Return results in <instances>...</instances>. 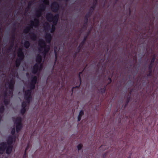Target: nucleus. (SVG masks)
Returning a JSON list of instances; mask_svg holds the SVG:
<instances>
[{
	"label": "nucleus",
	"instance_id": "obj_1",
	"mask_svg": "<svg viewBox=\"0 0 158 158\" xmlns=\"http://www.w3.org/2000/svg\"><path fill=\"white\" fill-rule=\"evenodd\" d=\"M46 19L47 21L49 22H52L53 24L52 25L50 32L51 33L54 32L55 31L56 25L58 22L59 15L57 14L53 15L51 13H48L46 15Z\"/></svg>",
	"mask_w": 158,
	"mask_h": 158
},
{
	"label": "nucleus",
	"instance_id": "obj_2",
	"mask_svg": "<svg viewBox=\"0 0 158 158\" xmlns=\"http://www.w3.org/2000/svg\"><path fill=\"white\" fill-rule=\"evenodd\" d=\"M98 0H94L93 5L90 7L88 12L85 15V17L84 23L83 26L84 27H86L88 22V19L92 15L94 10L96 7L97 4Z\"/></svg>",
	"mask_w": 158,
	"mask_h": 158
},
{
	"label": "nucleus",
	"instance_id": "obj_3",
	"mask_svg": "<svg viewBox=\"0 0 158 158\" xmlns=\"http://www.w3.org/2000/svg\"><path fill=\"white\" fill-rule=\"evenodd\" d=\"M15 28H14L13 29L12 34L11 35V38L10 40V44L9 47L6 49V52L9 53L12 50L14 44V42L15 39Z\"/></svg>",
	"mask_w": 158,
	"mask_h": 158
},
{
	"label": "nucleus",
	"instance_id": "obj_4",
	"mask_svg": "<svg viewBox=\"0 0 158 158\" xmlns=\"http://www.w3.org/2000/svg\"><path fill=\"white\" fill-rule=\"evenodd\" d=\"M46 6L43 4H41L39 6V8L36 12L35 16L37 18L40 17L42 15L43 12L45 10Z\"/></svg>",
	"mask_w": 158,
	"mask_h": 158
},
{
	"label": "nucleus",
	"instance_id": "obj_5",
	"mask_svg": "<svg viewBox=\"0 0 158 158\" xmlns=\"http://www.w3.org/2000/svg\"><path fill=\"white\" fill-rule=\"evenodd\" d=\"M37 80V77L36 76H32L31 77V81L29 83L30 89H34L35 88V85Z\"/></svg>",
	"mask_w": 158,
	"mask_h": 158
},
{
	"label": "nucleus",
	"instance_id": "obj_6",
	"mask_svg": "<svg viewBox=\"0 0 158 158\" xmlns=\"http://www.w3.org/2000/svg\"><path fill=\"white\" fill-rule=\"evenodd\" d=\"M51 8L53 12L56 13L59 9V4L57 2H54L52 4L51 6Z\"/></svg>",
	"mask_w": 158,
	"mask_h": 158
},
{
	"label": "nucleus",
	"instance_id": "obj_7",
	"mask_svg": "<svg viewBox=\"0 0 158 158\" xmlns=\"http://www.w3.org/2000/svg\"><path fill=\"white\" fill-rule=\"evenodd\" d=\"M45 44L44 41L42 39H41L39 40L38 46L39 47L38 49L40 52H42L43 51L44 46H45Z\"/></svg>",
	"mask_w": 158,
	"mask_h": 158
},
{
	"label": "nucleus",
	"instance_id": "obj_8",
	"mask_svg": "<svg viewBox=\"0 0 158 158\" xmlns=\"http://www.w3.org/2000/svg\"><path fill=\"white\" fill-rule=\"evenodd\" d=\"M154 62L153 59L151 60L148 66V73L147 75L148 77H151L152 75V68L153 66V63Z\"/></svg>",
	"mask_w": 158,
	"mask_h": 158
},
{
	"label": "nucleus",
	"instance_id": "obj_9",
	"mask_svg": "<svg viewBox=\"0 0 158 158\" xmlns=\"http://www.w3.org/2000/svg\"><path fill=\"white\" fill-rule=\"evenodd\" d=\"M90 31L89 32V33H88L87 35L85 36L84 37V39H83V40L81 42V43L80 44L79 46H78L77 49H78V50L77 52H80V51L81 49L83 47V46H84L85 41H86L88 36L89 35V34Z\"/></svg>",
	"mask_w": 158,
	"mask_h": 158
},
{
	"label": "nucleus",
	"instance_id": "obj_10",
	"mask_svg": "<svg viewBox=\"0 0 158 158\" xmlns=\"http://www.w3.org/2000/svg\"><path fill=\"white\" fill-rule=\"evenodd\" d=\"M7 147V144L5 142H2L0 143V154H2Z\"/></svg>",
	"mask_w": 158,
	"mask_h": 158
},
{
	"label": "nucleus",
	"instance_id": "obj_11",
	"mask_svg": "<svg viewBox=\"0 0 158 158\" xmlns=\"http://www.w3.org/2000/svg\"><path fill=\"white\" fill-rule=\"evenodd\" d=\"M34 26V22L33 21H31V23L29 25V26L26 27L23 31L24 33H28Z\"/></svg>",
	"mask_w": 158,
	"mask_h": 158
},
{
	"label": "nucleus",
	"instance_id": "obj_12",
	"mask_svg": "<svg viewBox=\"0 0 158 158\" xmlns=\"http://www.w3.org/2000/svg\"><path fill=\"white\" fill-rule=\"evenodd\" d=\"M15 82V81L13 78L10 79L9 81L8 87L11 91H13V90Z\"/></svg>",
	"mask_w": 158,
	"mask_h": 158
},
{
	"label": "nucleus",
	"instance_id": "obj_13",
	"mask_svg": "<svg viewBox=\"0 0 158 158\" xmlns=\"http://www.w3.org/2000/svg\"><path fill=\"white\" fill-rule=\"evenodd\" d=\"M52 36L50 33H46L45 36V39L48 43H50L52 39Z\"/></svg>",
	"mask_w": 158,
	"mask_h": 158
},
{
	"label": "nucleus",
	"instance_id": "obj_14",
	"mask_svg": "<svg viewBox=\"0 0 158 158\" xmlns=\"http://www.w3.org/2000/svg\"><path fill=\"white\" fill-rule=\"evenodd\" d=\"M17 56L18 57H24V55L22 48H19L17 51Z\"/></svg>",
	"mask_w": 158,
	"mask_h": 158
},
{
	"label": "nucleus",
	"instance_id": "obj_15",
	"mask_svg": "<svg viewBox=\"0 0 158 158\" xmlns=\"http://www.w3.org/2000/svg\"><path fill=\"white\" fill-rule=\"evenodd\" d=\"M18 58H17L15 62V66L17 68L19 67L21 64V62L23 60L24 58L18 57Z\"/></svg>",
	"mask_w": 158,
	"mask_h": 158
},
{
	"label": "nucleus",
	"instance_id": "obj_16",
	"mask_svg": "<svg viewBox=\"0 0 158 158\" xmlns=\"http://www.w3.org/2000/svg\"><path fill=\"white\" fill-rule=\"evenodd\" d=\"M39 64L37 63L35 64L34 65L32 70V73L34 74H36L38 72L39 69Z\"/></svg>",
	"mask_w": 158,
	"mask_h": 158
},
{
	"label": "nucleus",
	"instance_id": "obj_17",
	"mask_svg": "<svg viewBox=\"0 0 158 158\" xmlns=\"http://www.w3.org/2000/svg\"><path fill=\"white\" fill-rule=\"evenodd\" d=\"M131 92H130L127 95V98L126 99V102L125 103V105L124 106V108H125L127 106L129 102L130 101L131 99Z\"/></svg>",
	"mask_w": 158,
	"mask_h": 158
},
{
	"label": "nucleus",
	"instance_id": "obj_18",
	"mask_svg": "<svg viewBox=\"0 0 158 158\" xmlns=\"http://www.w3.org/2000/svg\"><path fill=\"white\" fill-rule=\"evenodd\" d=\"M16 131L19 132L23 127V124L22 123H16Z\"/></svg>",
	"mask_w": 158,
	"mask_h": 158
},
{
	"label": "nucleus",
	"instance_id": "obj_19",
	"mask_svg": "<svg viewBox=\"0 0 158 158\" xmlns=\"http://www.w3.org/2000/svg\"><path fill=\"white\" fill-rule=\"evenodd\" d=\"M42 61V56L39 54H37L36 58V61L37 63L38 64L41 63Z\"/></svg>",
	"mask_w": 158,
	"mask_h": 158
},
{
	"label": "nucleus",
	"instance_id": "obj_20",
	"mask_svg": "<svg viewBox=\"0 0 158 158\" xmlns=\"http://www.w3.org/2000/svg\"><path fill=\"white\" fill-rule=\"evenodd\" d=\"M30 38L33 41L36 40L37 39V35L34 32H31L29 34Z\"/></svg>",
	"mask_w": 158,
	"mask_h": 158
},
{
	"label": "nucleus",
	"instance_id": "obj_21",
	"mask_svg": "<svg viewBox=\"0 0 158 158\" xmlns=\"http://www.w3.org/2000/svg\"><path fill=\"white\" fill-rule=\"evenodd\" d=\"M13 141V137L12 136L10 135L9 136L7 139V142L8 145H11Z\"/></svg>",
	"mask_w": 158,
	"mask_h": 158
},
{
	"label": "nucleus",
	"instance_id": "obj_22",
	"mask_svg": "<svg viewBox=\"0 0 158 158\" xmlns=\"http://www.w3.org/2000/svg\"><path fill=\"white\" fill-rule=\"evenodd\" d=\"M12 148L13 146L12 145H8L6 149V154H10L11 152Z\"/></svg>",
	"mask_w": 158,
	"mask_h": 158
},
{
	"label": "nucleus",
	"instance_id": "obj_23",
	"mask_svg": "<svg viewBox=\"0 0 158 158\" xmlns=\"http://www.w3.org/2000/svg\"><path fill=\"white\" fill-rule=\"evenodd\" d=\"M23 45L26 49H28L31 45V44L28 40H26L24 42Z\"/></svg>",
	"mask_w": 158,
	"mask_h": 158
},
{
	"label": "nucleus",
	"instance_id": "obj_24",
	"mask_svg": "<svg viewBox=\"0 0 158 158\" xmlns=\"http://www.w3.org/2000/svg\"><path fill=\"white\" fill-rule=\"evenodd\" d=\"M84 71V70H82V71L81 72H80L79 73V74H78V78H79V85H78V86H76V87H77V88H79L80 87V85H81V75L82 74V73H83V72Z\"/></svg>",
	"mask_w": 158,
	"mask_h": 158
},
{
	"label": "nucleus",
	"instance_id": "obj_25",
	"mask_svg": "<svg viewBox=\"0 0 158 158\" xmlns=\"http://www.w3.org/2000/svg\"><path fill=\"white\" fill-rule=\"evenodd\" d=\"M31 89H27L24 91V96H31Z\"/></svg>",
	"mask_w": 158,
	"mask_h": 158
},
{
	"label": "nucleus",
	"instance_id": "obj_26",
	"mask_svg": "<svg viewBox=\"0 0 158 158\" xmlns=\"http://www.w3.org/2000/svg\"><path fill=\"white\" fill-rule=\"evenodd\" d=\"M15 122V123H22V118L20 117H18L16 118L15 119L13 120Z\"/></svg>",
	"mask_w": 158,
	"mask_h": 158
},
{
	"label": "nucleus",
	"instance_id": "obj_27",
	"mask_svg": "<svg viewBox=\"0 0 158 158\" xmlns=\"http://www.w3.org/2000/svg\"><path fill=\"white\" fill-rule=\"evenodd\" d=\"M84 114V112L82 110H81L79 113L78 117V121H80L81 120L82 116Z\"/></svg>",
	"mask_w": 158,
	"mask_h": 158
},
{
	"label": "nucleus",
	"instance_id": "obj_28",
	"mask_svg": "<svg viewBox=\"0 0 158 158\" xmlns=\"http://www.w3.org/2000/svg\"><path fill=\"white\" fill-rule=\"evenodd\" d=\"M107 85H104L103 88H100L99 89H98V91L103 94L105 92L106 90V88Z\"/></svg>",
	"mask_w": 158,
	"mask_h": 158
},
{
	"label": "nucleus",
	"instance_id": "obj_29",
	"mask_svg": "<svg viewBox=\"0 0 158 158\" xmlns=\"http://www.w3.org/2000/svg\"><path fill=\"white\" fill-rule=\"evenodd\" d=\"M34 26L35 27L38 26L39 24V21L38 18H35L34 19Z\"/></svg>",
	"mask_w": 158,
	"mask_h": 158
},
{
	"label": "nucleus",
	"instance_id": "obj_30",
	"mask_svg": "<svg viewBox=\"0 0 158 158\" xmlns=\"http://www.w3.org/2000/svg\"><path fill=\"white\" fill-rule=\"evenodd\" d=\"M24 98L27 101V103H29L30 102L32 98V97L31 95L27 96H24Z\"/></svg>",
	"mask_w": 158,
	"mask_h": 158
},
{
	"label": "nucleus",
	"instance_id": "obj_31",
	"mask_svg": "<svg viewBox=\"0 0 158 158\" xmlns=\"http://www.w3.org/2000/svg\"><path fill=\"white\" fill-rule=\"evenodd\" d=\"M5 110V107L3 105H2L0 107V114L1 115V114H2Z\"/></svg>",
	"mask_w": 158,
	"mask_h": 158
},
{
	"label": "nucleus",
	"instance_id": "obj_32",
	"mask_svg": "<svg viewBox=\"0 0 158 158\" xmlns=\"http://www.w3.org/2000/svg\"><path fill=\"white\" fill-rule=\"evenodd\" d=\"M49 49V48L48 47H47V46L45 44V46L44 47V51L45 54L47 53L48 52Z\"/></svg>",
	"mask_w": 158,
	"mask_h": 158
},
{
	"label": "nucleus",
	"instance_id": "obj_33",
	"mask_svg": "<svg viewBox=\"0 0 158 158\" xmlns=\"http://www.w3.org/2000/svg\"><path fill=\"white\" fill-rule=\"evenodd\" d=\"M43 2L44 4H43L45 5V6L46 5H48L49 3V0H44Z\"/></svg>",
	"mask_w": 158,
	"mask_h": 158
},
{
	"label": "nucleus",
	"instance_id": "obj_34",
	"mask_svg": "<svg viewBox=\"0 0 158 158\" xmlns=\"http://www.w3.org/2000/svg\"><path fill=\"white\" fill-rule=\"evenodd\" d=\"M27 105V102L25 101H23L22 102V108H26Z\"/></svg>",
	"mask_w": 158,
	"mask_h": 158
},
{
	"label": "nucleus",
	"instance_id": "obj_35",
	"mask_svg": "<svg viewBox=\"0 0 158 158\" xmlns=\"http://www.w3.org/2000/svg\"><path fill=\"white\" fill-rule=\"evenodd\" d=\"M26 111V108H22L20 110V113L22 115H23Z\"/></svg>",
	"mask_w": 158,
	"mask_h": 158
},
{
	"label": "nucleus",
	"instance_id": "obj_36",
	"mask_svg": "<svg viewBox=\"0 0 158 158\" xmlns=\"http://www.w3.org/2000/svg\"><path fill=\"white\" fill-rule=\"evenodd\" d=\"M32 1H30L28 3V6L27 8V10L30 9V7H31V6L32 5Z\"/></svg>",
	"mask_w": 158,
	"mask_h": 158
},
{
	"label": "nucleus",
	"instance_id": "obj_37",
	"mask_svg": "<svg viewBox=\"0 0 158 158\" xmlns=\"http://www.w3.org/2000/svg\"><path fill=\"white\" fill-rule=\"evenodd\" d=\"M83 147L82 144L80 143L77 145V147L78 150H80Z\"/></svg>",
	"mask_w": 158,
	"mask_h": 158
},
{
	"label": "nucleus",
	"instance_id": "obj_38",
	"mask_svg": "<svg viewBox=\"0 0 158 158\" xmlns=\"http://www.w3.org/2000/svg\"><path fill=\"white\" fill-rule=\"evenodd\" d=\"M57 48L56 47L54 48V52H55V61H56L57 59V52L56 50V49Z\"/></svg>",
	"mask_w": 158,
	"mask_h": 158
},
{
	"label": "nucleus",
	"instance_id": "obj_39",
	"mask_svg": "<svg viewBox=\"0 0 158 158\" xmlns=\"http://www.w3.org/2000/svg\"><path fill=\"white\" fill-rule=\"evenodd\" d=\"M3 102L6 106L8 105L9 103V101L7 99H5Z\"/></svg>",
	"mask_w": 158,
	"mask_h": 158
},
{
	"label": "nucleus",
	"instance_id": "obj_40",
	"mask_svg": "<svg viewBox=\"0 0 158 158\" xmlns=\"http://www.w3.org/2000/svg\"><path fill=\"white\" fill-rule=\"evenodd\" d=\"M108 80L109 81V82H108V83H107L106 85H108L110 84V83H111V82L112 81V80H111V77H110V76H109L108 77Z\"/></svg>",
	"mask_w": 158,
	"mask_h": 158
},
{
	"label": "nucleus",
	"instance_id": "obj_41",
	"mask_svg": "<svg viewBox=\"0 0 158 158\" xmlns=\"http://www.w3.org/2000/svg\"><path fill=\"white\" fill-rule=\"evenodd\" d=\"M15 128H13L11 130V134L12 135H15Z\"/></svg>",
	"mask_w": 158,
	"mask_h": 158
},
{
	"label": "nucleus",
	"instance_id": "obj_42",
	"mask_svg": "<svg viewBox=\"0 0 158 158\" xmlns=\"http://www.w3.org/2000/svg\"><path fill=\"white\" fill-rule=\"evenodd\" d=\"M156 54H154L152 55V58L151 60H152V59H153V62H154L156 59Z\"/></svg>",
	"mask_w": 158,
	"mask_h": 158
},
{
	"label": "nucleus",
	"instance_id": "obj_43",
	"mask_svg": "<svg viewBox=\"0 0 158 158\" xmlns=\"http://www.w3.org/2000/svg\"><path fill=\"white\" fill-rule=\"evenodd\" d=\"M27 156V152H24L23 158H26Z\"/></svg>",
	"mask_w": 158,
	"mask_h": 158
},
{
	"label": "nucleus",
	"instance_id": "obj_44",
	"mask_svg": "<svg viewBox=\"0 0 158 158\" xmlns=\"http://www.w3.org/2000/svg\"><path fill=\"white\" fill-rule=\"evenodd\" d=\"M46 24V26L45 27V29H49L50 26L48 23H45Z\"/></svg>",
	"mask_w": 158,
	"mask_h": 158
},
{
	"label": "nucleus",
	"instance_id": "obj_45",
	"mask_svg": "<svg viewBox=\"0 0 158 158\" xmlns=\"http://www.w3.org/2000/svg\"><path fill=\"white\" fill-rule=\"evenodd\" d=\"M29 144H28L25 148L24 152H27V151L28 150V148H29Z\"/></svg>",
	"mask_w": 158,
	"mask_h": 158
},
{
	"label": "nucleus",
	"instance_id": "obj_46",
	"mask_svg": "<svg viewBox=\"0 0 158 158\" xmlns=\"http://www.w3.org/2000/svg\"><path fill=\"white\" fill-rule=\"evenodd\" d=\"M4 96L5 97H6L7 96V93L6 91L4 92L3 94Z\"/></svg>",
	"mask_w": 158,
	"mask_h": 158
},
{
	"label": "nucleus",
	"instance_id": "obj_47",
	"mask_svg": "<svg viewBox=\"0 0 158 158\" xmlns=\"http://www.w3.org/2000/svg\"><path fill=\"white\" fill-rule=\"evenodd\" d=\"M106 2H107V0H105V3H104V4L103 5V7L105 6V5L106 3Z\"/></svg>",
	"mask_w": 158,
	"mask_h": 158
},
{
	"label": "nucleus",
	"instance_id": "obj_48",
	"mask_svg": "<svg viewBox=\"0 0 158 158\" xmlns=\"http://www.w3.org/2000/svg\"><path fill=\"white\" fill-rule=\"evenodd\" d=\"M76 53L73 56L74 57H76Z\"/></svg>",
	"mask_w": 158,
	"mask_h": 158
},
{
	"label": "nucleus",
	"instance_id": "obj_49",
	"mask_svg": "<svg viewBox=\"0 0 158 158\" xmlns=\"http://www.w3.org/2000/svg\"><path fill=\"white\" fill-rule=\"evenodd\" d=\"M103 146L102 145L101 146V147H100V148H102L103 147Z\"/></svg>",
	"mask_w": 158,
	"mask_h": 158
},
{
	"label": "nucleus",
	"instance_id": "obj_50",
	"mask_svg": "<svg viewBox=\"0 0 158 158\" xmlns=\"http://www.w3.org/2000/svg\"><path fill=\"white\" fill-rule=\"evenodd\" d=\"M129 12H130V13H131V10H130V9H129Z\"/></svg>",
	"mask_w": 158,
	"mask_h": 158
},
{
	"label": "nucleus",
	"instance_id": "obj_51",
	"mask_svg": "<svg viewBox=\"0 0 158 158\" xmlns=\"http://www.w3.org/2000/svg\"><path fill=\"white\" fill-rule=\"evenodd\" d=\"M74 88V87H73V88L72 89V91H73V88Z\"/></svg>",
	"mask_w": 158,
	"mask_h": 158
},
{
	"label": "nucleus",
	"instance_id": "obj_52",
	"mask_svg": "<svg viewBox=\"0 0 158 158\" xmlns=\"http://www.w3.org/2000/svg\"><path fill=\"white\" fill-rule=\"evenodd\" d=\"M69 0H66V1H68Z\"/></svg>",
	"mask_w": 158,
	"mask_h": 158
},
{
	"label": "nucleus",
	"instance_id": "obj_53",
	"mask_svg": "<svg viewBox=\"0 0 158 158\" xmlns=\"http://www.w3.org/2000/svg\"><path fill=\"white\" fill-rule=\"evenodd\" d=\"M0 30H1V28H0Z\"/></svg>",
	"mask_w": 158,
	"mask_h": 158
},
{
	"label": "nucleus",
	"instance_id": "obj_54",
	"mask_svg": "<svg viewBox=\"0 0 158 158\" xmlns=\"http://www.w3.org/2000/svg\"><path fill=\"white\" fill-rule=\"evenodd\" d=\"M10 93H11V92L10 91Z\"/></svg>",
	"mask_w": 158,
	"mask_h": 158
}]
</instances>
